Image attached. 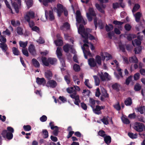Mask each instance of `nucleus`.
Here are the masks:
<instances>
[{"label": "nucleus", "instance_id": "f257e3e1", "mask_svg": "<svg viewBox=\"0 0 145 145\" xmlns=\"http://www.w3.org/2000/svg\"><path fill=\"white\" fill-rule=\"evenodd\" d=\"M76 14L77 26L78 27V24H81L80 25L79 27H78V32L81 35L82 37L85 39L83 40L84 42L85 43H89L87 40L88 38L91 40L94 39L93 35L88 34V33L90 32L91 30L89 29L85 30L84 28V26L82 24L85 25L86 23L83 19L81 15L80 12L79 10H77Z\"/></svg>", "mask_w": 145, "mask_h": 145}, {"label": "nucleus", "instance_id": "f03ea898", "mask_svg": "<svg viewBox=\"0 0 145 145\" xmlns=\"http://www.w3.org/2000/svg\"><path fill=\"white\" fill-rule=\"evenodd\" d=\"M89 47H90L91 50H93L95 48L93 45L91 43H85L84 44L83 46L82 47L86 59H87L88 56L89 57L92 56L89 50L88 49Z\"/></svg>", "mask_w": 145, "mask_h": 145}, {"label": "nucleus", "instance_id": "7ed1b4c3", "mask_svg": "<svg viewBox=\"0 0 145 145\" xmlns=\"http://www.w3.org/2000/svg\"><path fill=\"white\" fill-rule=\"evenodd\" d=\"M57 8L56 7H54L53 9V10L54 11L56 12L58 16L60 17L64 10L65 7L59 3L57 4Z\"/></svg>", "mask_w": 145, "mask_h": 145}, {"label": "nucleus", "instance_id": "20e7f679", "mask_svg": "<svg viewBox=\"0 0 145 145\" xmlns=\"http://www.w3.org/2000/svg\"><path fill=\"white\" fill-rule=\"evenodd\" d=\"M12 6L14 7L16 12H19V8L21 5V0H10Z\"/></svg>", "mask_w": 145, "mask_h": 145}, {"label": "nucleus", "instance_id": "39448f33", "mask_svg": "<svg viewBox=\"0 0 145 145\" xmlns=\"http://www.w3.org/2000/svg\"><path fill=\"white\" fill-rule=\"evenodd\" d=\"M134 128L138 132H142L145 130V127L144 125L140 122H136L135 123Z\"/></svg>", "mask_w": 145, "mask_h": 145}, {"label": "nucleus", "instance_id": "423d86ee", "mask_svg": "<svg viewBox=\"0 0 145 145\" xmlns=\"http://www.w3.org/2000/svg\"><path fill=\"white\" fill-rule=\"evenodd\" d=\"M86 15L88 20L89 21L92 20L93 18L95 17V14L92 8H89L88 12H86Z\"/></svg>", "mask_w": 145, "mask_h": 145}, {"label": "nucleus", "instance_id": "0eeeda50", "mask_svg": "<svg viewBox=\"0 0 145 145\" xmlns=\"http://www.w3.org/2000/svg\"><path fill=\"white\" fill-rule=\"evenodd\" d=\"M62 50L61 48L57 47L56 51V54L59 59L61 63L62 67H65V64L64 60L61 58Z\"/></svg>", "mask_w": 145, "mask_h": 145}, {"label": "nucleus", "instance_id": "6e6552de", "mask_svg": "<svg viewBox=\"0 0 145 145\" xmlns=\"http://www.w3.org/2000/svg\"><path fill=\"white\" fill-rule=\"evenodd\" d=\"M101 80L103 81H109L111 79V77L108 73H98Z\"/></svg>", "mask_w": 145, "mask_h": 145}, {"label": "nucleus", "instance_id": "1a4fd4ad", "mask_svg": "<svg viewBox=\"0 0 145 145\" xmlns=\"http://www.w3.org/2000/svg\"><path fill=\"white\" fill-rule=\"evenodd\" d=\"M35 13L34 12L31 10L27 12L24 16V18L27 22L30 21V18H34Z\"/></svg>", "mask_w": 145, "mask_h": 145}, {"label": "nucleus", "instance_id": "9d476101", "mask_svg": "<svg viewBox=\"0 0 145 145\" xmlns=\"http://www.w3.org/2000/svg\"><path fill=\"white\" fill-rule=\"evenodd\" d=\"M63 49L64 51L66 52H67L69 50H70L71 52L73 54L75 53V51L73 48L72 46L68 44H66L63 46Z\"/></svg>", "mask_w": 145, "mask_h": 145}, {"label": "nucleus", "instance_id": "9b49d317", "mask_svg": "<svg viewBox=\"0 0 145 145\" xmlns=\"http://www.w3.org/2000/svg\"><path fill=\"white\" fill-rule=\"evenodd\" d=\"M46 86L48 87L54 88L57 86V83L56 81L53 80H50L47 82Z\"/></svg>", "mask_w": 145, "mask_h": 145}, {"label": "nucleus", "instance_id": "f8f14e48", "mask_svg": "<svg viewBox=\"0 0 145 145\" xmlns=\"http://www.w3.org/2000/svg\"><path fill=\"white\" fill-rule=\"evenodd\" d=\"M102 60H104L105 59L106 60H108L112 58L111 56L106 52L101 53V54Z\"/></svg>", "mask_w": 145, "mask_h": 145}, {"label": "nucleus", "instance_id": "ddd939ff", "mask_svg": "<svg viewBox=\"0 0 145 145\" xmlns=\"http://www.w3.org/2000/svg\"><path fill=\"white\" fill-rule=\"evenodd\" d=\"M142 36L139 35L137 36V39L138 40L135 39L134 41L132 42L133 45L135 46H137L140 45L141 44L140 40L142 39Z\"/></svg>", "mask_w": 145, "mask_h": 145}, {"label": "nucleus", "instance_id": "4468645a", "mask_svg": "<svg viewBox=\"0 0 145 145\" xmlns=\"http://www.w3.org/2000/svg\"><path fill=\"white\" fill-rule=\"evenodd\" d=\"M45 15L46 19H47L48 17L50 20H53L54 19V16L53 14L52 11H50L49 13L46 10L45 11Z\"/></svg>", "mask_w": 145, "mask_h": 145}, {"label": "nucleus", "instance_id": "2eb2a0df", "mask_svg": "<svg viewBox=\"0 0 145 145\" xmlns=\"http://www.w3.org/2000/svg\"><path fill=\"white\" fill-rule=\"evenodd\" d=\"M109 95L107 93V91L105 89L102 91V95L100 97V99L102 101H105V98H108Z\"/></svg>", "mask_w": 145, "mask_h": 145}, {"label": "nucleus", "instance_id": "dca6fc26", "mask_svg": "<svg viewBox=\"0 0 145 145\" xmlns=\"http://www.w3.org/2000/svg\"><path fill=\"white\" fill-rule=\"evenodd\" d=\"M36 82L38 85H42L43 86L45 85L46 83V80L43 78H40L37 77L36 79Z\"/></svg>", "mask_w": 145, "mask_h": 145}, {"label": "nucleus", "instance_id": "f3484780", "mask_svg": "<svg viewBox=\"0 0 145 145\" xmlns=\"http://www.w3.org/2000/svg\"><path fill=\"white\" fill-rule=\"evenodd\" d=\"M92 108L93 109V112L96 114L99 115L101 113L100 106L97 105L96 106L95 108H94V107Z\"/></svg>", "mask_w": 145, "mask_h": 145}, {"label": "nucleus", "instance_id": "a211bd4d", "mask_svg": "<svg viewBox=\"0 0 145 145\" xmlns=\"http://www.w3.org/2000/svg\"><path fill=\"white\" fill-rule=\"evenodd\" d=\"M88 63L89 65L91 67H94L96 65L95 59L93 58H90L88 59Z\"/></svg>", "mask_w": 145, "mask_h": 145}, {"label": "nucleus", "instance_id": "6ab92c4d", "mask_svg": "<svg viewBox=\"0 0 145 145\" xmlns=\"http://www.w3.org/2000/svg\"><path fill=\"white\" fill-rule=\"evenodd\" d=\"M28 50L29 52L32 54L34 55L35 54L36 51L34 45L31 44L29 46Z\"/></svg>", "mask_w": 145, "mask_h": 145}, {"label": "nucleus", "instance_id": "aec40b11", "mask_svg": "<svg viewBox=\"0 0 145 145\" xmlns=\"http://www.w3.org/2000/svg\"><path fill=\"white\" fill-rule=\"evenodd\" d=\"M111 64L112 65H115L116 66V70L120 72H121V69L119 67L118 63L117 61L114 60V61L113 62L111 63Z\"/></svg>", "mask_w": 145, "mask_h": 145}, {"label": "nucleus", "instance_id": "412c9836", "mask_svg": "<svg viewBox=\"0 0 145 145\" xmlns=\"http://www.w3.org/2000/svg\"><path fill=\"white\" fill-rule=\"evenodd\" d=\"M42 61L43 65L48 66L49 65V61L48 58L47 59L45 57H42L41 58Z\"/></svg>", "mask_w": 145, "mask_h": 145}, {"label": "nucleus", "instance_id": "4be33fe9", "mask_svg": "<svg viewBox=\"0 0 145 145\" xmlns=\"http://www.w3.org/2000/svg\"><path fill=\"white\" fill-rule=\"evenodd\" d=\"M70 28V25L67 22L65 23L61 27V30L63 31L69 29Z\"/></svg>", "mask_w": 145, "mask_h": 145}, {"label": "nucleus", "instance_id": "5701e85b", "mask_svg": "<svg viewBox=\"0 0 145 145\" xmlns=\"http://www.w3.org/2000/svg\"><path fill=\"white\" fill-rule=\"evenodd\" d=\"M104 141L107 145L110 144L111 142V138L110 136H106L104 137Z\"/></svg>", "mask_w": 145, "mask_h": 145}, {"label": "nucleus", "instance_id": "b1692460", "mask_svg": "<svg viewBox=\"0 0 145 145\" xmlns=\"http://www.w3.org/2000/svg\"><path fill=\"white\" fill-rule=\"evenodd\" d=\"M125 105L127 106H130L132 104V100L131 97L127 98L124 102Z\"/></svg>", "mask_w": 145, "mask_h": 145}, {"label": "nucleus", "instance_id": "393cba45", "mask_svg": "<svg viewBox=\"0 0 145 145\" xmlns=\"http://www.w3.org/2000/svg\"><path fill=\"white\" fill-rule=\"evenodd\" d=\"M134 16L135 18L136 21L138 22L139 21L140 18L142 16L141 13L139 12H137L135 14H134Z\"/></svg>", "mask_w": 145, "mask_h": 145}, {"label": "nucleus", "instance_id": "a878e982", "mask_svg": "<svg viewBox=\"0 0 145 145\" xmlns=\"http://www.w3.org/2000/svg\"><path fill=\"white\" fill-rule=\"evenodd\" d=\"M42 134L44 138H47L48 137V133L46 129H43L42 132Z\"/></svg>", "mask_w": 145, "mask_h": 145}, {"label": "nucleus", "instance_id": "bb28decb", "mask_svg": "<svg viewBox=\"0 0 145 145\" xmlns=\"http://www.w3.org/2000/svg\"><path fill=\"white\" fill-rule=\"evenodd\" d=\"M0 47L2 49L3 51L5 52L7 50L8 47L7 45L4 43H0Z\"/></svg>", "mask_w": 145, "mask_h": 145}, {"label": "nucleus", "instance_id": "cd10ccee", "mask_svg": "<svg viewBox=\"0 0 145 145\" xmlns=\"http://www.w3.org/2000/svg\"><path fill=\"white\" fill-rule=\"evenodd\" d=\"M129 60L130 62L131 63H137L138 62V59L135 56L130 57Z\"/></svg>", "mask_w": 145, "mask_h": 145}, {"label": "nucleus", "instance_id": "c85d7f7f", "mask_svg": "<svg viewBox=\"0 0 145 145\" xmlns=\"http://www.w3.org/2000/svg\"><path fill=\"white\" fill-rule=\"evenodd\" d=\"M128 135L130 138L132 139L137 138L138 136L137 134L136 133L134 134L131 132L128 133Z\"/></svg>", "mask_w": 145, "mask_h": 145}, {"label": "nucleus", "instance_id": "c756f323", "mask_svg": "<svg viewBox=\"0 0 145 145\" xmlns=\"http://www.w3.org/2000/svg\"><path fill=\"white\" fill-rule=\"evenodd\" d=\"M119 86L120 85L117 83H115L112 85V87L113 89L118 91H119Z\"/></svg>", "mask_w": 145, "mask_h": 145}, {"label": "nucleus", "instance_id": "7c9ffc66", "mask_svg": "<svg viewBox=\"0 0 145 145\" xmlns=\"http://www.w3.org/2000/svg\"><path fill=\"white\" fill-rule=\"evenodd\" d=\"M72 94H71L70 95V97L73 99H76V100L77 99V98L78 99V97H79V96L78 95H76V91H74L73 93H72Z\"/></svg>", "mask_w": 145, "mask_h": 145}, {"label": "nucleus", "instance_id": "2f4dec72", "mask_svg": "<svg viewBox=\"0 0 145 145\" xmlns=\"http://www.w3.org/2000/svg\"><path fill=\"white\" fill-rule=\"evenodd\" d=\"M95 80V84L96 86H98L99 85L100 81L98 77L96 76H93Z\"/></svg>", "mask_w": 145, "mask_h": 145}, {"label": "nucleus", "instance_id": "473e14b6", "mask_svg": "<svg viewBox=\"0 0 145 145\" xmlns=\"http://www.w3.org/2000/svg\"><path fill=\"white\" fill-rule=\"evenodd\" d=\"M95 61L99 65H101V59L100 56L98 55L96 56L95 57Z\"/></svg>", "mask_w": 145, "mask_h": 145}, {"label": "nucleus", "instance_id": "72a5a7b5", "mask_svg": "<svg viewBox=\"0 0 145 145\" xmlns=\"http://www.w3.org/2000/svg\"><path fill=\"white\" fill-rule=\"evenodd\" d=\"M27 43L28 42L27 41L24 42L23 41H20L19 42L20 46L24 48L27 46Z\"/></svg>", "mask_w": 145, "mask_h": 145}, {"label": "nucleus", "instance_id": "f704fd0d", "mask_svg": "<svg viewBox=\"0 0 145 145\" xmlns=\"http://www.w3.org/2000/svg\"><path fill=\"white\" fill-rule=\"evenodd\" d=\"M137 110L138 111L142 114L144 113V111H145V108L144 106H141L137 108Z\"/></svg>", "mask_w": 145, "mask_h": 145}, {"label": "nucleus", "instance_id": "c9c22d12", "mask_svg": "<svg viewBox=\"0 0 145 145\" xmlns=\"http://www.w3.org/2000/svg\"><path fill=\"white\" fill-rule=\"evenodd\" d=\"M141 88V86L138 83H136L134 86V89L135 91H140Z\"/></svg>", "mask_w": 145, "mask_h": 145}, {"label": "nucleus", "instance_id": "e433bc0d", "mask_svg": "<svg viewBox=\"0 0 145 145\" xmlns=\"http://www.w3.org/2000/svg\"><path fill=\"white\" fill-rule=\"evenodd\" d=\"M71 77L69 74L65 75L64 76V79L67 84H69L70 82Z\"/></svg>", "mask_w": 145, "mask_h": 145}, {"label": "nucleus", "instance_id": "4c0bfd02", "mask_svg": "<svg viewBox=\"0 0 145 145\" xmlns=\"http://www.w3.org/2000/svg\"><path fill=\"white\" fill-rule=\"evenodd\" d=\"M33 65L36 67H39L40 64L38 61L35 59H33L32 60Z\"/></svg>", "mask_w": 145, "mask_h": 145}, {"label": "nucleus", "instance_id": "58836bf2", "mask_svg": "<svg viewBox=\"0 0 145 145\" xmlns=\"http://www.w3.org/2000/svg\"><path fill=\"white\" fill-rule=\"evenodd\" d=\"M49 64H50L53 65L55 64L57 61V60L54 58H48Z\"/></svg>", "mask_w": 145, "mask_h": 145}, {"label": "nucleus", "instance_id": "ea45409f", "mask_svg": "<svg viewBox=\"0 0 145 145\" xmlns=\"http://www.w3.org/2000/svg\"><path fill=\"white\" fill-rule=\"evenodd\" d=\"M101 120L104 124L107 125L109 123L107 118L105 116H104Z\"/></svg>", "mask_w": 145, "mask_h": 145}, {"label": "nucleus", "instance_id": "a19ab883", "mask_svg": "<svg viewBox=\"0 0 145 145\" xmlns=\"http://www.w3.org/2000/svg\"><path fill=\"white\" fill-rule=\"evenodd\" d=\"M54 42L56 46H60L63 44V41L61 39L57 40Z\"/></svg>", "mask_w": 145, "mask_h": 145}, {"label": "nucleus", "instance_id": "79ce46f5", "mask_svg": "<svg viewBox=\"0 0 145 145\" xmlns=\"http://www.w3.org/2000/svg\"><path fill=\"white\" fill-rule=\"evenodd\" d=\"M89 102L91 104V107L92 108H93L94 107L95 103V100L92 98H90L89 100Z\"/></svg>", "mask_w": 145, "mask_h": 145}, {"label": "nucleus", "instance_id": "37998d69", "mask_svg": "<svg viewBox=\"0 0 145 145\" xmlns=\"http://www.w3.org/2000/svg\"><path fill=\"white\" fill-rule=\"evenodd\" d=\"M23 128L24 130L25 131H29L31 129V126L29 125H24Z\"/></svg>", "mask_w": 145, "mask_h": 145}, {"label": "nucleus", "instance_id": "c03bdc74", "mask_svg": "<svg viewBox=\"0 0 145 145\" xmlns=\"http://www.w3.org/2000/svg\"><path fill=\"white\" fill-rule=\"evenodd\" d=\"M11 24L13 25L16 26L19 25L20 24V22L19 21H15L13 20L11 21Z\"/></svg>", "mask_w": 145, "mask_h": 145}, {"label": "nucleus", "instance_id": "a18cd8bd", "mask_svg": "<svg viewBox=\"0 0 145 145\" xmlns=\"http://www.w3.org/2000/svg\"><path fill=\"white\" fill-rule=\"evenodd\" d=\"M5 37L3 35L0 36V42H1V43H4L6 42L7 40Z\"/></svg>", "mask_w": 145, "mask_h": 145}, {"label": "nucleus", "instance_id": "49530a36", "mask_svg": "<svg viewBox=\"0 0 145 145\" xmlns=\"http://www.w3.org/2000/svg\"><path fill=\"white\" fill-rule=\"evenodd\" d=\"M13 137L12 133H11L8 132L6 135V138L9 140L11 139Z\"/></svg>", "mask_w": 145, "mask_h": 145}, {"label": "nucleus", "instance_id": "de8ad7c7", "mask_svg": "<svg viewBox=\"0 0 145 145\" xmlns=\"http://www.w3.org/2000/svg\"><path fill=\"white\" fill-rule=\"evenodd\" d=\"M113 25L111 24H109L108 25H106V30L109 31L113 29Z\"/></svg>", "mask_w": 145, "mask_h": 145}, {"label": "nucleus", "instance_id": "09e8293b", "mask_svg": "<svg viewBox=\"0 0 145 145\" xmlns=\"http://www.w3.org/2000/svg\"><path fill=\"white\" fill-rule=\"evenodd\" d=\"M55 129L53 131V135L55 136H57L58 135V134L59 132L58 127L57 126H55Z\"/></svg>", "mask_w": 145, "mask_h": 145}, {"label": "nucleus", "instance_id": "8fccbe9b", "mask_svg": "<svg viewBox=\"0 0 145 145\" xmlns=\"http://www.w3.org/2000/svg\"><path fill=\"white\" fill-rule=\"evenodd\" d=\"M140 5L138 4H136L135 5L132 10V12L134 13L137 10L140 8Z\"/></svg>", "mask_w": 145, "mask_h": 145}, {"label": "nucleus", "instance_id": "3c124183", "mask_svg": "<svg viewBox=\"0 0 145 145\" xmlns=\"http://www.w3.org/2000/svg\"><path fill=\"white\" fill-rule=\"evenodd\" d=\"M134 51L136 54H138L141 52V47L140 46H139L135 48L134 50Z\"/></svg>", "mask_w": 145, "mask_h": 145}, {"label": "nucleus", "instance_id": "603ef678", "mask_svg": "<svg viewBox=\"0 0 145 145\" xmlns=\"http://www.w3.org/2000/svg\"><path fill=\"white\" fill-rule=\"evenodd\" d=\"M55 1V0H42V2L44 5L46 6L47 5L48 3L54 2Z\"/></svg>", "mask_w": 145, "mask_h": 145}, {"label": "nucleus", "instance_id": "864d4df0", "mask_svg": "<svg viewBox=\"0 0 145 145\" xmlns=\"http://www.w3.org/2000/svg\"><path fill=\"white\" fill-rule=\"evenodd\" d=\"M13 54L15 55H18L19 54V52L18 49L15 48L13 47L12 48Z\"/></svg>", "mask_w": 145, "mask_h": 145}, {"label": "nucleus", "instance_id": "5fc2aeb1", "mask_svg": "<svg viewBox=\"0 0 145 145\" xmlns=\"http://www.w3.org/2000/svg\"><path fill=\"white\" fill-rule=\"evenodd\" d=\"M132 76H129L126 80H125V84L127 85H128L130 82L132 80Z\"/></svg>", "mask_w": 145, "mask_h": 145}, {"label": "nucleus", "instance_id": "6e6d98bb", "mask_svg": "<svg viewBox=\"0 0 145 145\" xmlns=\"http://www.w3.org/2000/svg\"><path fill=\"white\" fill-rule=\"evenodd\" d=\"M73 69L76 72H78L80 70V67L79 65L75 64L73 66Z\"/></svg>", "mask_w": 145, "mask_h": 145}, {"label": "nucleus", "instance_id": "4d7b16f0", "mask_svg": "<svg viewBox=\"0 0 145 145\" xmlns=\"http://www.w3.org/2000/svg\"><path fill=\"white\" fill-rule=\"evenodd\" d=\"M122 120L123 122L126 124H129L130 123L129 120L127 118L123 117V118H122Z\"/></svg>", "mask_w": 145, "mask_h": 145}, {"label": "nucleus", "instance_id": "13d9d810", "mask_svg": "<svg viewBox=\"0 0 145 145\" xmlns=\"http://www.w3.org/2000/svg\"><path fill=\"white\" fill-rule=\"evenodd\" d=\"M89 81L88 79H86L84 82V84L88 88H91L92 87L89 83Z\"/></svg>", "mask_w": 145, "mask_h": 145}, {"label": "nucleus", "instance_id": "bf43d9fd", "mask_svg": "<svg viewBox=\"0 0 145 145\" xmlns=\"http://www.w3.org/2000/svg\"><path fill=\"white\" fill-rule=\"evenodd\" d=\"M73 87H71L70 88H68L67 89V91L68 93H73L74 91H76Z\"/></svg>", "mask_w": 145, "mask_h": 145}, {"label": "nucleus", "instance_id": "052dcab7", "mask_svg": "<svg viewBox=\"0 0 145 145\" xmlns=\"http://www.w3.org/2000/svg\"><path fill=\"white\" fill-rule=\"evenodd\" d=\"M114 74L116 78L118 79L123 77L122 73H114Z\"/></svg>", "mask_w": 145, "mask_h": 145}, {"label": "nucleus", "instance_id": "680f3d73", "mask_svg": "<svg viewBox=\"0 0 145 145\" xmlns=\"http://www.w3.org/2000/svg\"><path fill=\"white\" fill-rule=\"evenodd\" d=\"M26 5L28 8L31 7L33 5V1L32 0H28L26 3Z\"/></svg>", "mask_w": 145, "mask_h": 145}, {"label": "nucleus", "instance_id": "e2e57ef3", "mask_svg": "<svg viewBox=\"0 0 145 145\" xmlns=\"http://www.w3.org/2000/svg\"><path fill=\"white\" fill-rule=\"evenodd\" d=\"M98 134L100 136L104 137H105V136L106 135L105 132L102 130L99 131L98 133Z\"/></svg>", "mask_w": 145, "mask_h": 145}, {"label": "nucleus", "instance_id": "0e129e2a", "mask_svg": "<svg viewBox=\"0 0 145 145\" xmlns=\"http://www.w3.org/2000/svg\"><path fill=\"white\" fill-rule=\"evenodd\" d=\"M136 37V36L134 34H129L127 36V39L129 40H131L133 38H134Z\"/></svg>", "mask_w": 145, "mask_h": 145}, {"label": "nucleus", "instance_id": "69168bd1", "mask_svg": "<svg viewBox=\"0 0 145 145\" xmlns=\"http://www.w3.org/2000/svg\"><path fill=\"white\" fill-rule=\"evenodd\" d=\"M45 76L48 79L50 80L52 78V73H45Z\"/></svg>", "mask_w": 145, "mask_h": 145}, {"label": "nucleus", "instance_id": "338daca9", "mask_svg": "<svg viewBox=\"0 0 145 145\" xmlns=\"http://www.w3.org/2000/svg\"><path fill=\"white\" fill-rule=\"evenodd\" d=\"M95 6L97 9L99 10L100 12L102 13H104V10L102 8H101L99 5L98 4H96L95 5Z\"/></svg>", "mask_w": 145, "mask_h": 145}, {"label": "nucleus", "instance_id": "774afa93", "mask_svg": "<svg viewBox=\"0 0 145 145\" xmlns=\"http://www.w3.org/2000/svg\"><path fill=\"white\" fill-rule=\"evenodd\" d=\"M47 120V117L45 115H43L40 118V120L42 122L46 121Z\"/></svg>", "mask_w": 145, "mask_h": 145}]
</instances>
